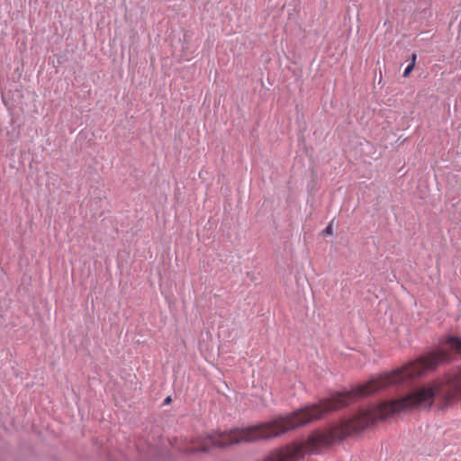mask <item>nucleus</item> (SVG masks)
<instances>
[{"mask_svg":"<svg viewBox=\"0 0 461 461\" xmlns=\"http://www.w3.org/2000/svg\"><path fill=\"white\" fill-rule=\"evenodd\" d=\"M454 354H461V339L449 337L438 349L428 353L390 373L382 374L351 391L335 393L318 403L306 405L286 415H279L260 424L198 437L191 441L180 439L175 447L185 454L207 452L212 447H224L241 442H256L280 437L297 428L321 420L330 412L348 406L357 398L368 396L390 386L402 385L434 371L450 361Z\"/></svg>","mask_w":461,"mask_h":461,"instance_id":"obj_1","label":"nucleus"},{"mask_svg":"<svg viewBox=\"0 0 461 461\" xmlns=\"http://www.w3.org/2000/svg\"><path fill=\"white\" fill-rule=\"evenodd\" d=\"M436 396L446 402L461 398V371L419 386L402 398L360 409L339 425L315 429L304 441H294L271 451L263 461H301L307 455H318L322 449L363 431L377 420L415 408H430Z\"/></svg>","mask_w":461,"mask_h":461,"instance_id":"obj_2","label":"nucleus"},{"mask_svg":"<svg viewBox=\"0 0 461 461\" xmlns=\"http://www.w3.org/2000/svg\"><path fill=\"white\" fill-rule=\"evenodd\" d=\"M414 67H415V66H413V64H410V65L405 68V70H404V72H403V77H407L411 74V72L413 70Z\"/></svg>","mask_w":461,"mask_h":461,"instance_id":"obj_3","label":"nucleus"},{"mask_svg":"<svg viewBox=\"0 0 461 461\" xmlns=\"http://www.w3.org/2000/svg\"><path fill=\"white\" fill-rule=\"evenodd\" d=\"M333 232V229H332V223H330L326 228L325 230H323V233L325 235H331Z\"/></svg>","mask_w":461,"mask_h":461,"instance_id":"obj_4","label":"nucleus"},{"mask_svg":"<svg viewBox=\"0 0 461 461\" xmlns=\"http://www.w3.org/2000/svg\"><path fill=\"white\" fill-rule=\"evenodd\" d=\"M416 59H417V55H416V53H412V55H411V64H413V66H415V64H416Z\"/></svg>","mask_w":461,"mask_h":461,"instance_id":"obj_5","label":"nucleus"},{"mask_svg":"<svg viewBox=\"0 0 461 461\" xmlns=\"http://www.w3.org/2000/svg\"><path fill=\"white\" fill-rule=\"evenodd\" d=\"M170 401H171L170 397H167V398H166L165 402L168 403V402H170Z\"/></svg>","mask_w":461,"mask_h":461,"instance_id":"obj_6","label":"nucleus"}]
</instances>
